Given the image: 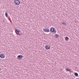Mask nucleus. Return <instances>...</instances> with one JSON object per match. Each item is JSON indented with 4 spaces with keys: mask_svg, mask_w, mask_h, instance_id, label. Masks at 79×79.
I'll return each instance as SVG.
<instances>
[{
    "mask_svg": "<svg viewBox=\"0 0 79 79\" xmlns=\"http://www.w3.org/2000/svg\"><path fill=\"white\" fill-rule=\"evenodd\" d=\"M50 31L51 32H54V34H55L56 32V31H55V28L52 27L50 28Z\"/></svg>",
    "mask_w": 79,
    "mask_h": 79,
    "instance_id": "obj_1",
    "label": "nucleus"
},
{
    "mask_svg": "<svg viewBox=\"0 0 79 79\" xmlns=\"http://www.w3.org/2000/svg\"><path fill=\"white\" fill-rule=\"evenodd\" d=\"M14 3L17 5H19L20 4V1L19 0H14Z\"/></svg>",
    "mask_w": 79,
    "mask_h": 79,
    "instance_id": "obj_2",
    "label": "nucleus"
},
{
    "mask_svg": "<svg viewBox=\"0 0 79 79\" xmlns=\"http://www.w3.org/2000/svg\"><path fill=\"white\" fill-rule=\"evenodd\" d=\"M5 55L2 54H0V58H5Z\"/></svg>",
    "mask_w": 79,
    "mask_h": 79,
    "instance_id": "obj_3",
    "label": "nucleus"
},
{
    "mask_svg": "<svg viewBox=\"0 0 79 79\" xmlns=\"http://www.w3.org/2000/svg\"><path fill=\"white\" fill-rule=\"evenodd\" d=\"M23 56L22 55H19L17 56V59L18 60H21L23 58Z\"/></svg>",
    "mask_w": 79,
    "mask_h": 79,
    "instance_id": "obj_4",
    "label": "nucleus"
},
{
    "mask_svg": "<svg viewBox=\"0 0 79 79\" xmlns=\"http://www.w3.org/2000/svg\"><path fill=\"white\" fill-rule=\"evenodd\" d=\"M48 29H44V28H43V30L44 32H49V29L48 28Z\"/></svg>",
    "mask_w": 79,
    "mask_h": 79,
    "instance_id": "obj_5",
    "label": "nucleus"
},
{
    "mask_svg": "<svg viewBox=\"0 0 79 79\" xmlns=\"http://www.w3.org/2000/svg\"><path fill=\"white\" fill-rule=\"evenodd\" d=\"M50 46H48V45H46L45 46V48L46 49V50H48L50 49Z\"/></svg>",
    "mask_w": 79,
    "mask_h": 79,
    "instance_id": "obj_6",
    "label": "nucleus"
},
{
    "mask_svg": "<svg viewBox=\"0 0 79 79\" xmlns=\"http://www.w3.org/2000/svg\"><path fill=\"white\" fill-rule=\"evenodd\" d=\"M20 32V31L19 29H15V32L16 34H18Z\"/></svg>",
    "mask_w": 79,
    "mask_h": 79,
    "instance_id": "obj_7",
    "label": "nucleus"
},
{
    "mask_svg": "<svg viewBox=\"0 0 79 79\" xmlns=\"http://www.w3.org/2000/svg\"><path fill=\"white\" fill-rule=\"evenodd\" d=\"M55 36L56 38H58L59 37H60V36H59V35H58L57 34H56L55 35Z\"/></svg>",
    "mask_w": 79,
    "mask_h": 79,
    "instance_id": "obj_8",
    "label": "nucleus"
},
{
    "mask_svg": "<svg viewBox=\"0 0 79 79\" xmlns=\"http://www.w3.org/2000/svg\"><path fill=\"white\" fill-rule=\"evenodd\" d=\"M65 40L66 41H68L69 40V38H68V37L67 36L65 37Z\"/></svg>",
    "mask_w": 79,
    "mask_h": 79,
    "instance_id": "obj_9",
    "label": "nucleus"
},
{
    "mask_svg": "<svg viewBox=\"0 0 79 79\" xmlns=\"http://www.w3.org/2000/svg\"><path fill=\"white\" fill-rule=\"evenodd\" d=\"M74 75L75 76H78V73H74Z\"/></svg>",
    "mask_w": 79,
    "mask_h": 79,
    "instance_id": "obj_10",
    "label": "nucleus"
},
{
    "mask_svg": "<svg viewBox=\"0 0 79 79\" xmlns=\"http://www.w3.org/2000/svg\"><path fill=\"white\" fill-rule=\"evenodd\" d=\"M62 24H64V25H65V26L66 25V23H65V22H62Z\"/></svg>",
    "mask_w": 79,
    "mask_h": 79,
    "instance_id": "obj_11",
    "label": "nucleus"
},
{
    "mask_svg": "<svg viewBox=\"0 0 79 79\" xmlns=\"http://www.w3.org/2000/svg\"><path fill=\"white\" fill-rule=\"evenodd\" d=\"M5 15L6 17H8V13H7V12H6Z\"/></svg>",
    "mask_w": 79,
    "mask_h": 79,
    "instance_id": "obj_12",
    "label": "nucleus"
},
{
    "mask_svg": "<svg viewBox=\"0 0 79 79\" xmlns=\"http://www.w3.org/2000/svg\"><path fill=\"white\" fill-rule=\"evenodd\" d=\"M66 71H70V69L68 68L66 69Z\"/></svg>",
    "mask_w": 79,
    "mask_h": 79,
    "instance_id": "obj_13",
    "label": "nucleus"
},
{
    "mask_svg": "<svg viewBox=\"0 0 79 79\" xmlns=\"http://www.w3.org/2000/svg\"><path fill=\"white\" fill-rule=\"evenodd\" d=\"M45 29H47V28H46V27H45Z\"/></svg>",
    "mask_w": 79,
    "mask_h": 79,
    "instance_id": "obj_14",
    "label": "nucleus"
},
{
    "mask_svg": "<svg viewBox=\"0 0 79 79\" xmlns=\"http://www.w3.org/2000/svg\"><path fill=\"white\" fill-rule=\"evenodd\" d=\"M52 31H53V29H52Z\"/></svg>",
    "mask_w": 79,
    "mask_h": 79,
    "instance_id": "obj_15",
    "label": "nucleus"
}]
</instances>
